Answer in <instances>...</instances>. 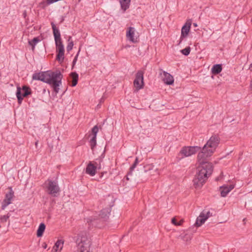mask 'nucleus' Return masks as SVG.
Listing matches in <instances>:
<instances>
[{
	"label": "nucleus",
	"instance_id": "0eeeda50",
	"mask_svg": "<svg viewBox=\"0 0 252 252\" xmlns=\"http://www.w3.org/2000/svg\"><path fill=\"white\" fill-rule=\"evenodd\" d=\"M143 71L139 70L136 74L135 79L133 82V85L137 91L143 88L144 86Z\"/></svg>",
	"mask_w": 252,
	"mask_h": 252
},
{
	"label": "nucleus",
	"instance_id": "aec40b11",
	"mask_svg": "<svg viewBox=\"0 0 252 252\" xmlns=\"http://www.w3.org/2000/svg\"><path fill=\"white\" fill-rule=\"evenodd\" d=\"M45 225L43 223H41L38 227L37 231V236L38 237H41L43 235V232L45 229Z\"/></svg>",
	"mask_w": 252,
	"mask_h": 252
},
{
	"label": "nucleus",
	"instance_id": "c9c22d12",
	"mask_svg": "<svg viewBox=\"0 0 252 252\" xmlns=\"http://www.w3.org/2000/svg\"><path fill=\"white\" fill-rule=\"evenodd\" d=\"M35 146H36V147H37V145H38V141H36V142H35Z\"/></svg>",
	"mask_w": 252,
	"mask_h": 252
},
{
	"label": "nucleus",
	"instance_id": "bb28decb",
	"mask_svg": "<svg viewBox=\"0 0 252 252\" xmlns=\"http://www.w3.org/2000/svg\"><path fill=\"white\" fill-rule=\"evenodd\" d=\"M92 131L94 134V136H95V137H96V134L98 131V126H94L92 128Z\"/></svg>",
	"mask_w": 252,
	"mask_h": 252
},
{
	"label": "nucleus",
	"instance_id": "a878e982",
	"mask_svg": "<svg viewBox=\"0 0 252 252\" xmlns=\"http://www.w3.org/2000/svg\"><path fill=\"white\" fill-rule=\"evenodd\" d=\"M181 53L185 55V56H188L189 54L190 53V48L189 47H187L186 48H185V49L182 50L181 51Z\"/></svg>",
	"mask_w": 252,
	"mask_h": 252
},
{
	"label": "nucleus",
	"instance_id": "7ed1b4c3",
	"mask_svg": "<svg viewBox=\"0 0 252 252\" xmlns=\"http://www.w3.org/2000/svg\"><path fill=\"white\" fill-rule=\"evenodd\" d=\"M78 252H93L92 242L85 236L81 237L77 240Z\"/></svg>",
	"mask_w": 252,
	"mask_h": 252
},
{
	"label": "nucleus",
	"instance_id": "473e14b6",
	"mask_svg": "<svg viewBox=\"0 0 252 252\" xmlns=\"http://www.w3.org/2000/svg\"><path fill=\"white\" fill-rule=\"evenodd\" d=\"M47 245L46 244H45V243L43 244V248L46 249L47 248Z\"/></svg>",
	"mask_w": 252,
	"mask_h": 252
},
{
	"label": "nucleus",
	"instance_id": "1a4fd4ad",
	"mask_svg": "<svg viewBox=\"0 0 252 252\" xmlns=\"http://www.w3.org/2000/svg\"><path fill=\"white\" fill-rule=\"evenodd\" d=\"M126 36L128 40L131 42L136 43L138 41V33L133 27H129L127 29Z\"/></svg>",
	"mask_w": 252,
	"mask_h": 252
},
{
	"label": "nucleus",
	"instance_id": "dca6fc26",
	"mask_svg": "<svg viewBox=\"0 0 252 252\" xmlns=\"http://www.w3.org/2000/svg\"><path fill=\"white\" fill-rule=\"evenodd\" d=\"M51 25L53 31V34L54 36L55 42L57 41L58 42L59 41H62L60 31L58 29H57L56 25L53 23H51Z\"/></svg>",
	"mask_w": 252,
	"mask_h": 252
},
{
	"label": "nucleus",
	"instance_id": "6ab92c4d",
	"mask_svg": "<svg viewBox=\"0 0 252 252\" xmlns=\"http://www.w3.org/2000/svg\"><path fill=\"white\" fill-rule=\"evenodd\" d=\"M63 245V241L62 240H59L57 241V242L55 243L54 247L53 250H55V251L57 252L58 251H59V252L61 251V250L62 249Z\"/></svg>",
	"mask_w": 252,
	"mask_h": 252
},
{
	"label": "nucleus",
	"instance_id": "7c9ffc66",
	"mask_svg": "<svg viewBox=\"0 0 252 252\" xmlns=\"http://www.w3.org/2000/svg\"><path fill=\"white\" fill-rule=\"evenodd\" d=\"M78 54H79V52L78 53V54L76 55V56L75 57L74 60H73V66L74 65V64L76 63V62H77V58H78Z\"/></svg>",
	"mask_w": 252,
	"mask_h": 252
},
{
	"label": "nucleus",
	"instance_id": "4be33fe9",
	"mask_svg": "<svg viewBox=\"0 0 252 252\" xmlns=\"http://www.w3.org/2000/svg\"><path fill=\"white\" fill-rule=\"evenodd\" d=\"M70 76L72 79L71 86L72 87H74L77 84L78 80V75L76 72H72L70 74Z\"/></svg>",
	"mask_w": 252,
	"mask_h": 252
},
{
	"label": "nucleus",
	"instance_id": "9b49d317",
	"mask_svg": "<svg viewBox=\"0 0 252 252\" xmlns=\"http://www.w3.org/2000/svg\"><path fill=\"white\" fill-rule=\"evenodd\" d=\"M14 196V192L11 188H10V191L8 193H7L5 195V198L3 200L1 208L2 210H4L5 208L11 203V200Z\"/></svg>",
	"mask_w": 252,
	"mask_h": 252
},
{
	"label": "nucleus",
	"instance_id": "2f4dec72",
	"mask_svg": "<svg viewBox=\"0 0 252 252\" xmlns=\"http://www.w3.org/2000/svg\"><path fill=\"white\" fill-rule=\"evenodd\" d=\"M190 238L189 237H188V235H185V236L183 238V240L184 241H188V240H190Z\"/></svg>",
	"mask_w": 252,
	"mask_h": 252
},
{
	"label": "nucleus",
	"instance_id": "a211bd4d",
	"mask_svg": "<svg viewBox=\"0 0 252 252\" xmlns=\"http://www.w3.org/2000/svg\"><path fill=\"white\" fill-rule=\"evenodd\" d=\"M222 68L220 64H217L213 66L211 72L213 74H218L222 71Z\"/></svg>",
	"mask_w": 252,
	"mask_h": 252
},
{
	"label": "nucleus",
	"instance_id": "6e6552de",
	"mask_svg": "<svg viewBox=\"0 0 252 252\" xmlns=\"http://www.w3.org/2000/svg\"><path fill=\"white\" fill-rule=\"evenodd\" d=\"M56 46L57 58L60 62H63L64 58V49L62 41L55 42Z\"/></svg>",
	"mask_w": 252,
	"mask_h": 252
},
{
	"label": "nucleus",
	"instance_id": "c756f323",
	"mask_svg": "<svg viewBox=\"0 0 252 252\" xmlns=\"http://www.w3.org/2000/svg\"><path fill=\"white\" fill-rule=\"evenodd\" d=\"M171 222L173 224L176 226L181 225V223H177V220L175 218L172 219Z\"/></svg>",
	"mask_w": 252,
	"mask_h": 252
},
{
	"label": "nucleus",
	"instance_id": "f3484780",
	"mask_svg": "<svg viewBox=\"0 0 252 252\" xmlns=\"http://www.w3.org/2000/svg\"><path fill=\"white\" fill-rule=\"evenodd\" d=\"M121 8L125 12L127 9L130 5V0H119Z\"/></svg>",
	"mask_w": 252,
	"mask_h": 252
},
{
	"label": "nucleus",
	"instance_id": "9d476101",
	"mask_svg": "<svg viewBox=\"0 0 252 252\" xmlns=\"http://www.w3.org/2000/svg\"><path fill=\"white\" fill-rule=\"evenodd\" d=\"M212 216L210 211L203 210L197 217L195 225L198 227L202 225Z\"/></svg>",
	"mask_w": 252,
	"mask_h": 252
},
{
	"label": "nucleus",
	"instance_id": "393cba45",
	"mask_svg": "<svg viewBox=\"0 0 252 252\" xmlns=\"http://www.w3.org/2000/svg\"><path fill=\"white\" fill-rule=\"evenodd\" d=\"M90 144L91 149L94 150V148L96 145V137H95V136H93V137L90 140Z\"/></svg>",
	"mask_w": 252,
	"mask_h": 252
},
{
	"label": "nucleus",
	"instance_id": "412c9836",
	"mask_svg": "<svg viewBox=\"0 0 252 252\" xmlns=\"http://www.w3.org/2000/svg\"><path fill=\"white\" fill-rule=\"evenodd\" d=\"M110 214V211L108 209H104L102 210L99 214L100 217L103 219L104 220H106L109 217Z\"/></svg>",
	"mask_w": 252,
	"mask_h": 252
},
{
	"label": "nucleus",
	"instance_id": "72a5a7b5",
	"mask_svg": "<svg viewBox=\"0 0 252 252\" xmlns=\"http://www.w3.org/2000/svg\"><path fill=\"white\" fill-rule=\"evenodd\" d=\"M183 222V220H180L179 222H177V223H181V225L182 224Z\"/></svg>",
	"mask_w": 252,
	"mask_h": 252
},
{
	"label": "nucleus",
	"instance_id": "f257e3e1",
	"mask_svg": "<svg viewBox=\"0 0 252 252\" xmlns=\"http://www.w3.org/2000/svg\"><path fill=\"white\" fill-rule=\"evenodd\" d=\"M220 141L218 135H212L203 147L202 151L198 153L197 159L200 165L198 166V172L193 180L195 188L201 187L208 177L212 174L213 166L212 163L208 162L207 160L215 151Z\"/></svg>",
	"mask_w": 252,
	"mask_h": 252
},
{
	"label": "nucleus",
	"instance_id": "ddd939ff",
	"mask_svg": "<svg viewBox=\"0 0 252 252\" xmlns=\"http://www.w3.org/2000/svg\"><path fill=\"white\" fill-rule=\"evenodd\" d=\"M190 27L191 22H186L183 26L181 29V35L179 44L181 43L184 38L188 36L190 29Z\"/></svg>",
	"mask_w": 252,
	"mask_h": 252
},
{
	"label": "nucleus",
	"instance_id": "4468645a",
	"mask_svg": "<svg viewBox=\"0 0 252 252\" xmlns=\"http://www.w3.org/2000/svg\"><path fill=\"white\" fill-rule=\"evenodd\" d=\"M234 185H223L220 187V191L222 197H225L227 194L234 189Z\"/></svg>",
	"mask_w": 252,
	"mask_h": 252
},
{
	"label": "nucleus",
	"instance_id": "f8f14e48",
	"mask_svg": "<svg viewBox=\"0 0 252 252\" xmlns=\"http://www.w3.org/2000/svg\"><path fill=\"white\" fill-rule=\"evenodd\" d=\"M160 75L161 76L162 81L166 85H172L174 83V80L173 77L169 73L162 71L160 73Z\"/></svg>",
	"mask_w": 252,
	"mask_h": 252
},
{
	"label": "nucleus",
	"instance_id": "39448f33",
	"mask_svg": "<svg viewBox=\"0 0 252 252\" xmlns=\"http://www.w3.org/2000/svg\"><path fill=\"white\" fill-rule=\"evenodd\" d=\"M45 184H47V189L48 193L54 196H57L60 191V189L58 184L53 181L48 180Z\"/></svg>",
	"mask_w": 252,
	"mask_h": 252
},
{
	"label": "nucleus",
	"instance_id": "f704fd0d",
	"mask_svg": "<svg viewBox=\"0 0 252 252\" xmlns=\"http://www.w3.org/2000/svg\"><path fill=\"white\" fill-rule=\"evenodd\" d=\"M249 69L252 70V63L250 64Z\"/></svg>",
	"mask_w": 252,
	"mask_h": 252
},
{
	"label": "nucleus",
	"instance_id": "2eb2a0df",
	"mask_svg": "<svg viewBox=\"0 0 252 252\" xmlns=\"http://www.w3.org/2000/svg\"><path fill=\"white\" fill-rule=\"evenodd\" d=\"M96 171V166L90 162L86 167V173L91 176H94L95 174Z\"/></svg>",
	"mask_w": 252,
	"mask_h": 252
},
{
	"label": "nucleus",
	"instance_id": "cd10ccee",
	"mask_svg": "<svg viewBox=\"0 0 252 252\" xmlns=\"http://www.w3.org/2000/svg\"><path fill=\"white\" fill-rule=\"evenodd\" d=\"M9 218V215H4L0 217V220L1 222H4L7 221V220Z\"/></svg>",
	"mask_w": 252,
	"mask_h": 252
},
{
	"label": "nucleus",
	"instance_id": "20e7f679",
	"mask_svg": "<svg viewBox=\"0 0 252 252\" xmlns=\"http://www.w3.org/2000/svg\"><path fill=\"white\" fill-rule=\"evenodd\" d=\"M201 149L198 146L184 147L180 152V154L182 156V158L188 157L195 154Z\"/></svg>",
	"mask_w": 252,
	"mask_h": 252
},
{
	"label": "nucleus",
	"instance_id": "b1692460",
	"mask_svg": "<svg viewBox=\"0 0 252 252\" xmlns=\"http://www.w3.org/2000/svg\"><path fill=\"white\" fill-rule=\"evenodd\" d=\"M74 44L72 40L71 39V37L69 36L68 39V44L66 47V50L67 52L70 51L73 47Z\"/></svg>",
	"mask_w": 252,
	"mask_h": 252
},
{
	"label": "nucleus",
	"instance_id": "5701e85b",
	"mask_svg": "<svg viewBox=\"0 0 252 252\" xmlns=\"http://www.w3.org/2000/svg\"><path fill=\"white\" fill-rule=\"evenodd\" d=\"M40 41L38 37H34L32 40L29 41V44L32 46V50H34L35 45Z\"/></svg>",
	"mask_w": 252,
	"mask_h": 252
},
{
	"label": "nucleus",
	"instance_id": "423d86ee",
	"mask_svg": "<svg viewBox=\"0 0 252 252\" xmlns=\"http://www.w3.org/2000/svg\"><path fill=\"white\" fill-rule=\"evenodd\" d=\"M31 94V89L29 87L24 86L22 89L18 87L17 88L16 96L18 100L19 103H21L24 97H26Z\"/></svg>",
	"mask_w": 252,
	"mask_h": 252
},
{
	"label": "nucleus",
	"instance_id": "c85d7f7f",
	"mask_svg": "<svg viewBox=\"0 0 252 252\" xmlns=\"http://www.w3.org/2000/svg\"><path fill=\"white\" fill-rule=\"evenodd\" d=\"M138 164V158H136L134 163L131 166V167L130 168V171H132L136 166L137 164Z\"/></svg>",
	"mask_w": 252,
	"mask_h": 252
},
{
	"label": "nucleus",
	"instance_id": "f03ea898",
	"mask_svg": "<svg viewBox=\"0 0 252 252\" xmlns=\"http://www.w3.org/2000/svg\"><path fill=\"white\" fill-rule=\"evenodd\" d=\"M32 79L40 80L50 85L56 94L60 90V86L62 84L63 75L60 71H47L33 74Z\"/></svg>",
	"mask_w": 252,
	"mask_h": 252
}]
</instances>
